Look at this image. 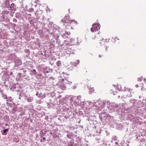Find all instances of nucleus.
<instances>
[{
    "label": "nucleus",
    "mask_w": 146,
    "mask_h": 146,
    "mask_svg": "<svg viewBox=\"0 0 146 146\" xmlns=\"http://www.w3.org/2000/svg\"><path fill=\"white\" fill-rule=\"evenodd\" d=\"M144 86V84L143 83H141L138 84H136L135 85V86L136 88H139V87H143Z\"/></svg>",
    "instance_id": "obj_4"
},
{
    "label": "nucleus",
    "mask_w": 146,
    "mask_h": 146,
    "mask_svg": "<svg viewBox=\"0 0 146 146\" xmlns=\"http://www.w3.org/2000/svg\"><path fill=\"white\" fill-rule=\"evenodd\" d=\"M80 63V60H77L76 64H79Z\"/></svg>",
    "instance_id": "obj_13"
},
{
    "label": "nucleus",
    "mask_w": 146,
    "mask_h": 146,
    "mask_svg": "<svg viewBox=\"0 0 146 146\" xmlns=\"http://www.w3.org/2000/svg\"><path fill=\"white\" fill-rule=\"evenodd\" d=\"M43 138V139H44V140H45V139H46V138H45V137H44Z\"/></svg>",
    "instance_id": "obj_20"
},
{
    "label": "nucleus",
    "mask_w": 146,
    "mask_h": 146,
    "mask_svg": "<svg viewBox=\"0 0 146 146\" xmlns=\"http://www.w3.org/2000/svg\"><path fill=\"white\" fill-rule=\"evenodd\" d=\"M66 33V35H67L68 36H69L70 35V32H68Z\"/></svg>",
    "instance_id": "obj_11"
},
{
    "label": "nucleus",
    "mask_w": 146,
    "mask_h": 146,
    "mask_svg": "<svg viewBox=\"0 0 146 146\" xmlns=\"http://www.w3.org/2000/svg\"><path fill=\"white\" fill-rule=\"evenodd\" d=\"M65 22L67 23H70L72 25L74 26L78 23L76 21L74 20H71L68 15H66L64 18Z\"/></svg>",
    "instance_id": "obj_1"
},
{
    "label": "nucleus",
    "mask_w": 146,
    "mask_h": 146,
    "mask_svg": "<svg viewBox=\"0 0 146 146\" xmlns=\"http://www.w3.org/2000/svg\"><path fill=\"white\" fill-rule=\"evenodd\" d=\"M105 49L106 50V51H107L108 50V49H107V46H105Z\"/></svg>",
    "instance_id": "obj_14"
},
{
    "label": "nucleus",
    "mask_w": 146,
    "mask_h": 146,
    "mask_svg": "<svg viewBox=\"0 0 146 146\" xmlns=\"http://www.w3.org/2000/svg\"><path fill=\"white\" fill-rule=\"evenodd\" d=\"M109 40V39L108 40H107V39H102L100 40V46H106L108 44V41Z\"/></svg>",
    "instance_id": "obj_3"
},
{
    "label": "nucleus",
    "mask_w": 146,
    "mask_h": 146,
    "mask_svg": "<svg viewBox=\"0 0 146 146\" xmlns=\"http://www.w3.org/2000/svg\"><path fill=\"white\" fill-rule=\"evenodd\" d=\"M71 26H70V25H67L66 26V27L68 28V27H70Z\"/></svg>",
    "instance_id": "obj_16"
},
{
    "label": "nucleus",
    "mask_w": 146,
    "mask_h": 146,
    "mask_svg": "<svg viewBox=\"0 0 146 146\" xmlns=\"http://www.w3.org/2000/svg\"><path fill=\"white\" fill-rule=\"evenodd\" d=\"M127 96L128 97H131L132 96L131 95H129V96H128V95H127Z\"/></svg>",
    "instance_id": "obj_18"
},
{
    "label": "nucleus",
    "mask_w": 146,
    "mask_h": 146,
    "mask_svg": "<svg viewBox=\"0 0 146 146\" xmlns=\"http://www.w3.org/2000/svg\"><path fill=\"white\" fill-rule=\"evenodd\" d=\"M14 5V4L13 3H12V4H11V7H10V8H11V10H13V9H12V7H13V5Z\"/></svg>",
    "instance_id": "obj_12"
},
{
    "label": "nucleus",
    "mask_w": 146,
    "mask_h": 146,
    "mask_svg": "<svg viewBox=\"0 0 146 146\" xmlns=\"http://www.w3.org/2000/svg\"><path fill=\"white\" fill-rule=\"evenodd\" d=\"M115 144L116 145H117L118 144V143L117 142H116L115 143Z\"/></svg>",
    "instance_id": "obj_19"
},
{
    "label": "nucleus",
    "mask_w": 146,
    "mask_h": 146,
    "mask_svg": "<svg viewBox=\"0 0 146 146\" xmlns=\"http://www.w3.org/2000/svg\"><path fill=\"white\" fill-rule=\"evenodd\" d=\"M143 88H141V90H143Z\"/></svg>",
    "instance_id": "obj_22"
},
{
    "label": "nucleus",
    "mask_w": 146,
    "mask_h": 146,
    "mask_svg": "<svg viewBox=\"0 0 146 146\" xmlns=\"http://www.w3.org/2000/svg\"><path fill=\"white\" fill-rule=\"evenodd\" d=\"M102 55H99V57L100 58L102 57Z\"/></svg>",
    "instance_id": "obj_17"
},
{
    "label": "nucleus",
    "mask_w": 146,
    "mask_h": 146,
    "mask_svg": "<svg viewBox=\"0 0 146 146\" xmlns=\"http://www.w3.org/2000/svg\"><path fill=\"white\" fill-rule=\"evenodd\" d=\"M71 146H73L72 145H71Z\"/></svg>",
    "instance_id": "obj_23"
},
{
    "label": "nucleus",
    "mask_w": 146,
    "mask_h": 146,
    "mask_svg": "<svg viewBox=\"0 0 146 146\" xmlns=\"http://www.w3.org/2000/svg\"><path fill=\"white\" fill-rule=\"evenodd\" d=\"M66 33H65V34H64L63 35H62V37L64 38H68L69 37V36H66Z\"/></svg>",
    "instance_id": "obj_6"
},
{
    "label": "nucleus",
    "mask_w": 146,
    "mask_h": 146,
    "mask_svg": "<svg viewBox=\"0 0 146 146\" xmlns=\"http://www.w3.org/2000/svg\"><path fill=\"white\" fill-rule=\"evenodd\" d=\"M130 90H132V91L133 90L132 89H129Z\"/></svg>",
    "instance_id": "obj_21"
},
{
    "label": "nucleus",
    "mask_w": 146,
    "mask_h": 146,
    "mask_svg": "<svg viewBox=\"0 0 146 146\" xmlns=\"http://www.w3.org/2000/svg\"><path fill=\"white\" fill-rule=\"evenodd\" d=\"M90 90H91V91L92 92H94V90L93 88H91L90 89Z\"/></svg>",
    "instance_id": "obj_10"
},
{
    "label": "nucleus",
    "mask_w": 146,
    "mask_h": 146,
    "mask_svg": "<svg viewBox=\"0 0 146 146\" xmlns=\"http://www.w3.org/2000/svg\"><path fill=\"white\" fill-rule=\"evenodd\" d=\"M137 80L138 81L141 82L142 80V78H139L137 79Z\"/></svg>",
    "instance_id": "obj_9"
},
{
    "label": "nucleus",
    "mask_w": 146,
    "mask_h": 146,
    "mask_svg": "<svg viewBox=\"0 0 146 146\" xmlns=\"http://www.w3.org/2000/svg\"><path fill=\"white\" fill-rule=\"evenodd\" d=\"M57 65L59 67H60L61 66V62L60 61H58L57 62Z\"/></svg>",
    "instance_id": "obj_5"
},
{
    "label": "nucleus",
    "mask_w": 146,
    "mask_h": 146,
    "mask_svg": "<svg viewBox=\"0 0 146 146\" xmlns=\"http://www.w3.org/2000/svg\"><path fill=\"white\" fill-rule=\"evenodd\" d=\"M8 131V130L7 129L4 130L3 131V133H4V135H5L6 134H5V133L7 131Z\"/></svg>",
    "instance_id": "obj_8"
},
{
    "label": "nucleus",
    "mask_w": 146,
    "mask_h": 146,
    "mask_svg": "<svg viewBox=\"0 0 146 146\" xmlns=\"http://www.w3.org/2000/svg\"><path fill=\"white\" fill-rule=\"evenodd\" d=\"M99 24L97 23H95L93 24L92 27L91 29V31L92 32H96L100 29Z\"/></svg>",
    "instance_id": "obj_2"
},
{
    "label": "nucleus",
    "mask_w": 146,
    "mask_h": 146,
    "mask_svg": "<svg viewBox=\"0 0 146 146\" xmlns=\"http://www.w3.org/2000/svg\"><path fill=\"white\" fill-rule=\"evenodd\" d=\"M144 80L145 82V83L146 84V79L145 78H144Z\"/></svg>",
    "instance_id": "obj_15"
},
{
    "label": "nucleus",
    "mask_w": 146,
    "mask_h": 146,
    "mask_svg": "<svg viewBox=\"0 0 146 146\" xmlns=\"http://www.w3.org/2000/svg\"><path fill=\"white\" fill-rule=\"evenodd\" d=\"M2 95L3 96V97L5 99H7V96L6 95H4L3 94Z\"/></svg>",
    "instance_id": "obj_7"
}]
</instances>
